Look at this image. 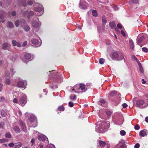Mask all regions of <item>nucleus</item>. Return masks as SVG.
<instances>
[{"label": "nucleus", "mask_w": 148, "mask_h": 148, "mask_svg": "<svg viewBox=\"0 0 148 148\" xmlns=\"http://www.w3.org/2000/svg\"><path fill=\"white\" fill-rule=\"evenodd\" d=\"M112 58L113 59H115L117 60H122L124 57L123 55L121 53H119L117 52H115L113 53Z\"/></svg>", "instance_id": "1"}, {"label": "nucleus", "mask_w": 148, "mask_h": 148, "mask_svg": "<svg viewBox=\"0 0 148 148\" xmlns=\"http://www.w3.org/2000/svg\"><path fill=\"white\" fill-rule=\"evenodd\" d=\"M36 6L35 8V11L38 13L37 14L38 16L41 15L42 13L43 12L44 10L43 8V7L42 6H41L40 7H38V3H36Z\"/></svg>", "instance_id": "2"}, {"label": "nucleus", "mask_w": 148, "mask_h": 148, "mask_svg": "<svg viewBox=\"0 0 148 148\" xmlns=\"http://www.w3.org/2000/svg\"><path fill=\"white\" fill-rule=\"evenodd\" d=\"M29 120L31 123H33L31 126L34 127L37 126L38 123L36 118L35 116H31L29 118Z\"/></svg>", "instance_id": "3"}, {"label": "nucleus", "mask_w": 148, "mask_h": 148, "mask_svg": "<svg viewBox=\"0 0 148 148\" xmlns=\"http://www.w3.org/2000/svg\"><path fill=\"white\" fill-rule=\"evenodd\" d=\"M33 29L36 32H37L39 30L40 25L37 22L33 21L32 23Z\"/></svg>", "instance_id": "4"}, {"label": "nucleus", "mask_w": 148, "mask_h": 148, "mask_svg": "<svg viewBox=\"0 0 148 148\" xmlns=\"http://www.w3.org/2000/svg\"><path fill=\"white\" fill-rule=\"evenodd\" d=\"M90 84L87 83L86 85L84 84H79V87L83 92L86 91L88 88H89Z\"/></svg>", "instance_id": "5"}, {"label": "nucleus", "mask_w": 148, "mask_h": 148, "mask_svg": "<svg viewBox=\"0 0 148 148\" xmlns=\"http://www.w3.org/2000/svg\"><path fill=\"white\" fill-rule=\"evenodd\" d=\"M27 98L25 95H23L20 99L19 102L22 106H23L27 103Z\"/></svg>", "instance_id": "6"}, {"label": "nucleus", "mask_w": 148, "mask_h": 148, "mask_svg": "<svg viewBox=\"0 0 148 148\" xmlns=\"http://www.w3.org/2000/svg\"><path fill=\"white\" fill-rule=\"evenodd\" d=\"M79 7L82 9H86L88 7L87 3L83 0H80L79 3Z\"/></svg>", "instance_id": "7"}, {"label": "nucleus", "mask_w": 148, "mask_h": 148, "mask_svg": "<svg viewBox=\"0 0 148 148\" xmlns=\"http://www.w3.org/2000/svg\"><path fill=\"white\" fill-rule=\"evenodd\" d=\"M27 85V83L25 81L20 80L17 82V86L19 88H25Z\"/></svg>", "instance_id": "8"}, {"label": "nucleus", "mask_w": 148, "mask_h": 148, "mask_svg": "<svg viewBox=\"0 0 148 148\" xmlns=\"http://www.w3.org/2000/svg\"><path fill=\"white\" fill-rule=\"evenodd\" d=\"M95 129L96 131L98 133H102L105 131L104 130L105 128H104L103 125L101 126L98 125H96Z\"/></svg>", "instance_id": "9"}, {"label": "nucleus", "mask_w": 148, "mask_h": 148, "mask_svg": "<svg viewBox=\"0 0 148 148\" xmlns=\"http://www.w3.org/2000/svg\"><path fill=\"white\" fill-rule=\"evenodd\" d=\"M31 41L36 47H39L41 45V42H39L37 39H33L31 40Z\"/></svg>", "instance_id": "10"}, {"label": "nucleus", "mask_w": 148, "mask_h": 148, "mask_svg": "<svg viewBox=\"0 0 148 148\" xmlns=\"http://www.w3.org/2000/svg\"><path fill=\"white\" fill-rule=\"evenodd\" d=\"M144 103L145 101L141 99L138 100L136 102L137 106L139 107L143 106Z\"/></svg>", "instance_id": "11"}, {"label": "nucleus", "mask_w": 148, "mask_h": 148, "mask_svg": "<svg viewBox=\"0 0 148 148\" xmlns=\"http://www.w3.org/2000/svg\"><path fill=\"white\" fill-rule=\"evenodd\" d=\"M38 140L42 141H45L46 140H48L47 137L45 135L39 136L38 137Z\"/></svg>", "instance_id": "12"}, {"label": "nucleus", "mask_w": 148, "mask_h": 148, "mask_svg": "<svg viewBox=\"0 0 148 148\" xmlns=\"http://www.w3.org/2000/svg\"><path fill=\"white\" fill-rule=\"evenodd\" d=\"M21 2L20 0H18L17 1L18 4L19 5H22L23 6L25 7L27 5V4L25 1V0H23Z\"/></svg>", "instance_id": "13"}, {"label": "nucleus", "mask_w": 148, "mask_h": 148, "mask_svg": "<svg viewBox=\"0 0 148 148\" xmlns=\"http://www.w3.org/2000/svg\"><path fill=\"white\" fill-rule=\"evenodd\" d=\"M110 27L112 29H116V26L115 24V22L114 21L110 22L109 23Z\"/></svg>", "instance_id": "14"}, {"label": "nucleus", "mask_w": 148, "mask_h": 148, "mask_svg": "<svg viewBox=\"0 0 148 148\" xmlns=\"http://www.w3.org/2000/svg\"><path fill=\"white\" fill-rule=\"evenodd\" d=\"M147 135L146 131L144 130L140 131L139 132V136L140 137H144Z\"/></svg>", "instance_id": "15"}, {"label": "nucleus", "mask_w": 148, "mask_h": 148, "mask_svg": "<svg viewBox=\"0 0 148 148\" xmlns=\"http://www.w3.org/2000/svg\"><path fill=\"white\" fill-rule=\"evenodd\" d=\"M12 45L14 46H17L18 47H21V45L19 42H17L16 40H13L12 41Z\"/></svg>", "instance_id": "16"}, {"label": "nucleus", "mask_w": 148, "mask_h": 148, "mask_svg": "<svg viewBox=\"0 0 148 148\" xmlns=\"http://www.w3.org/2000/svg\"><path fill=\"white\" fill-rule=\"evenodd\" d=\"M10 46V44L8 43H5L2 45V48L3 49L5 50L7 47Z\"/></svg>", "instance_id": "17"}, {"label": "nucleus", "mask_w": 148, "mask_h": 148, "mask_svg": "<svg viewBox=\"0 0 148 148\" xmlns=\"http://www.w3.org/2000/svg\"><path fill=\"white\" fill-rule=\"evenodd\" d=\"M118 147L120 146L119 148H126V145L125 144L121 142L119 143L117 145Z\"/></svg>", "instance_id": "18"}, {"label": "nucleus", "mask_w": 148, "mask_h": 148, "mask_svg": "<svg viewBox=\"0 0 148 148\" xmlns=\"http://www.w3.org/2000/svg\"><path fill=\"white\" fill-rule=\"evenodd\" d=\"M99 105L105 107V101L104 99H102L99 101L98 102Z\"/></svg>", "instance_id": "19"}, {"label": "nucleus", "mask_w": 148, "mask_h": 148, "mask_svg": "<svg viewBox=\"0 0 148 148\" xmlns=\"http://www.w3.org/2000/svg\"><path fill=\"white\" fill-rule=\"evenodd\" d=\"M14 130L17 133H19L21 132V130L19 127L17 126H16L14 127L13 128Z\"/></svg>", "instance_id": "20"}, {"label": "nucleus", "mask_w": 148, "mask_h": 148, "mask_svg": "<svg viewBox=\"0 0 148 148\" xmlns=\"http://www.w3.org/2000/svg\"><path fill=\"white\" fill-rule=\"evenodd\" d=\"M129 42L130 43V47L131 49H133L134 48V45L133 41L132 40H129Z\"/></svg>", "instance_id": "21"}, {"label": "nucleus", "mask_w": 148, "mask_h": 148, "mask_svg": "<svg viewBox=\"0 0 148 148\" xmlns=\"http://www.w3.org/2000/svg\"><path fill=\"white\" fill-rule=\"evenodd\" d=\"M98 142L99 145L102 147H104L106 145V143L104 141L99 140Z\"/></svg>", "instance_id": "22"}, {"label": "nucleus", "mask_w": 148, "mask_h": 148, "mask_svg": "<svg viewBox=\"0 0 148 148\" xmlns=\"http://www.w3.org/2000/svg\"><path fill=\"white\" fill-rule=\"evenodd\" d=\"M25 58L29 60L31 58V55L28 53H26L24 56Z\"/></svg>", "instance_id": "23"}, {"label": "nucleus", "mask_w": 148, "mask_h": 148, "mask_svg": "<svg viewBox=\"0 0 148 148\" xmlns=\"http://www.w3.org/2000/svg\"><path fill=\"white\" fill-rule=\"evenodd\" d=\"M14 147H18L19 148L21 147L22 146V144L20 142H18L15 143L14 144Z\"/></svg>", "instance_id": "24"}, {"label": "nucleus", "mask_w": 148, "mask_h": 148, "mask_svg": "<svg viewBox=\"0 0 148 148\" xmlns=\"http://www.w3.org/2000/svg\"><path fill=\"white\" fill-rule=\"evenodd\" d=\"M70 99L72 100H75L76 99V96L75 95H71L70 96Z\"/></svg>", "instance_id": "25"}, {"label": "nucleus", "mask_w": 148, "mask_h": 148, "mask_svg": "<svg viewBox=\"0 0 148 148\" xmlns=\"http://www.w3.org/2000/svg\"><path fill=\"white\" fill-rule=\"evenodd\" d=\"M8 27L10 28H12L13 27L14 25L12 22H8Z\"/></svg>", "instance_id": "26"}, {"label": "nucleus", "mask_w": 148, "mask_h": 148, "mask_svg": "<svg viewBox=\"0 0 148 148\" xmlns=\"http://www.w3.org/2000/svg\"><path fill=\"white\" fill-rule=\"evenodd\" d=\"M64 107L62 106H60L58 109V110L64 111Z\"/></svg>", "instance_id": "27"}, {"label": "nucleus", "mask_w": 148, "mask_h": 148, "mask_svg": "<svg viewBox=\"0 0 148 148\" xmlns=\"http://www.w3.org/2000/svg\"><path fill=\"white\" fill-rule=\"evenodd\" d=\"M34 14V12L32 11H30L28 13V14L27 16V18H29L32 16Z\"/></svg>", "instance_id": "28"}, {"label": "nucleus", "mask_w": 148, "mask_h": 148, "mask_svg": "<svg viewBox=\"0 0 148 148\" xmlns=\"http://www.w3.org/2000/svg\"><path fill=\"white\" fill-rule=\"evenodd\" d=\"M92 15L95 17L97 16L98 15L97 11L95 10H93L92 11Z\"/></svg>", "instance_id": "29"}, {"label": "nucleus", "mask_w": 148, "mask_h": 148, "mask_svg": "<svg viewBox=\"0 0 148 148\" xmlns=\"http://www.w3.org/2000/svg\"><path fill=\"white\" fill-rule=\"evenodd\" d=\"M5 76L7 78L10 77V73L8 71H6L5 73Z\"/></svg>", "instance_id": "30"}, {"label": "nucleus", "mask_w": 148, "mask_h": 148, "mask_svg": "<svg viewBox=\"0 0 148 148\" xmlns=\"http://www.w3.org/2000/svg\"><path fill=\"white\" fill-rule=\"evenodd\" d=\"M116 93V92L114 91L111 92L109 93L108 95L110 96H112L115 95Z\"/></svg>", "instance_id": "31"}, {"label": "nucleus", "mask_w": 148, "mask_h": 148, "mask_svg": "<svg viewBox=\"0 0 148 148\" xmlns=\"http://www.w3.org/2000/svg\"><path fill=\"white\" fill-rule=\"evenodd\" d=\"M120 134L122 136H124L126 134V132L124 130H122L120 132Z\"/></svg>", "instance_id": "32"}, {"label": "nucleus", "mask_w": 148, "mask_h": 148, "mask_svg": "<svg viewBox=\"0 0 148 148\" xmlns=\"http://www.w3.org/2000/svg\"><path fill=\"white\" fill-rule=\"evenodd\" d=\"M1 115L3 117H5L7 115L6 113L4 110H2L1 111Z\"/></svg>", "instance_id": "33"}, {"label": "nucleus", "mask_w": 148, "mask_h": 148, "mask_svg": "<svg viewBox=\"0 0 148 148\" xmlns=\"http://www.w3.org/2000/svg\"><path fill=\"white\" fill-rule=\"evenodd\" d=\"M105 62V60L102 58L100 59L99 60V63L101 64H103Z\"/></svg>", "instance_id": "34"}, {"label": "nucleus", "mask_w": 148, "mask_h": 148, "mask_svg": "<svg viewBox=\"0 0 148 148\" xmlns=\"http://www.w3.org/2000/svg\"><path fill=\"white\" fill-rule=\"evenodd\" d=\"M21 126L23 131L25 132H26L27 130L25 124L24 125H22Z\"/></svg>", "instance_id": "35"}, {"label": "nucleus", "mask_w": 148, "mask_h": 148, "mask_svg": "<svg viewBox=\"0 0 148 148\" xmlns=\"http://www.w3.org/2000/svg\"><path fill=\"white\" fill-rule=\"evenodd\" d=\"M24 29L26 32H28L29 30L30 27L29 26L26 25L24 26Z\"/></svg>", "instance_id": "36"}, {"label": "nucleus", "mask_w": 148, "mask_h": 148, "mask_svg": "<svg viewBox=\"0 0 148 148\" xmlns=\"http://www.w3.org/2000/svg\"><path fill=\"white\" fill-rule=\"evenodd\" d=\"M5 137L7 138H10L11 137V135L10 133H8L5 134Z\"/></svg>", "instance_id": "37"}, {"label": "nucleus", "mask_w": 148, "mask_h": 148, "mask_svg": "<svg viewBox=\"0 0 148 148\" xmlns=\"http://www.w3.org/2000/svg\"><path fill=\"white\" fill-rule=\"evenodd\" d=\"M5 82L6 84L8 85H9L10 84V77H8V78H6V80Z\"/></svg>", "instance_id": "38"}, {"label": "nucleus", "mask_w": 148, "mask_h": 148, "mask_svg": "<svg viewBox=\"0 0 148 148\" xmlns=\"http://www.w3.org/2000/svg\"><path fill=\"white\" fill-rule=\"evenodd\" d=\"M20 21L19 20H17L14 23V24L16 27H18V26L19 25Z\"/></svg>", "instance_id": "39"}, {"label": "nucleus", "mask_w": 148, "mask_h": 148, "mask_svg": "<svg viewBox=\"0 0 148 148\" xmlns=\"http://www.w3.org/2000/svg\"><path fill=\"white\" fill-rule=\"evenodd\" d=\"M140 127L139 125L138 124L134 126V128L136 130H139L140 129Z\"/></svg>", "instance_id": "40"}, {"label": "nucleus", "mask_w": 148, "mask_h": 148, "mask_svg": "<svg viewBox=\"0 0 148 148\" xmlns=\"http://www.w3.org/2000/svg\"><path fill=\"white\" fill-rule=\"evenodd\" d=\"M144 36H142L138 40V42L140 43L144 39Z\"/></svg>", "instance_id": "41"}, {"label": "nucleus", "mask_w": 148, "mask_h": 148, "mask_svg": "<svg viewBox=\"0 0 148 148\" xmlns=\"http://www.w3.org/2000/svg\"><path fill=\"white\" fill-rule=\"evenodd\" d=\"M142 50L143 51L147 53L148 52V49L146 47H143L142 49Z\"/></svg>", "instance_id": "42"}, {"label": "nucleus", "mask_w": 148, "mask_h": 148, "mask_svg": "<svg viewBox=\"0 0 148 148\" xmlns=\"http://www.w3.org/2000/svg\"><path fill=\"white\" fill-rule=\"evenodd\" d=\"M69 106L71 107H73L74 106V103L72 101H70L69 103Z\"/></svg>", "instance_id": "43"}, {"label": "nucleus", "mask_w": 148, "mask_h": 148, "mask_svg": "<svg viewBox=\"0 0 148 148\" xmlns=\"http://www.w3.org/2000/svg\"><path fill=\"white\" fill-rule=\"evenodd\" d=\"M7 141L6 139L4 138L0 139V143H4Z\"/></svg>", "instance_id": "44"}, {"label": "nucleus", "mask_w": 148, "mask_h": 148, "mask_svg": "<svg viewBox=\"0 0 148 148\" xmlns=\"http://www.w3.org/2000/svg\"><path fill=\"white\" fill-rule=\"evenodd\" d=\"M106 114L107 115L108 117V118H109L111 116V112L109 111H107L106 112Z\"/></svg>", "instance_id": "45"}, {"label": "nucleus", "mask_w": 148, "mask_h": 148, "mask_svg": "<svg viewBox=\"0 0 148 148\" xmlns=\"http://www.w3.org/2000/svg\"><path fill=\"white\" fill-rule=\"evenodd\" d=\"M8 146L10 147H14V144L12 143H10L8 144Z\"/></svg>", "instance_id": "46"}, {"label": "nucleus", "mask_w": 148, "mask_h": 148, "mask_svg": "<svg viewBox=\"0 0 148 148\" xmlns=\"http://www.w3.org/2000/svg\"><path fill=\"white\" fill-rule=\"evenodd\" d=\"M117 26L119 29H121L122 28V25L120 23H118L117 25Z\"/></svg>", "instance_id": "47"}, {"label": "nucleus", "mask_w": 148, "mask_h": 148, "mask_svg": "<svg viewBox=\"0 0 148 148\" xmlns=\"http://www.w3.org/2000/svg\"><path fill=\"white\" fill-rule=\"evenodd\" d=\"M51 87L52 88H58V86L57 85H51Z\"/></svg>", "instance_id": "48"}, {"label": "nucleus", "mask_w": 148, "mask_h": 148, "mask_svg": "<svg viewBox=\"0 0 148 148\" xmlns=\"http://www.w3.org/2000/svg\"><path fill=\"white\" fill-rule=\"evenodd\" d=\"M132 2L133 3H137L138 2V0H132Z\"/></svg>", "instance_id": "49"}, {"label": "nucleus", "mask_w": 148, "mask_h": 148, "mask_svg": "<svg viewBox=\"0 0 148 148\" xmlns=\"http://www.w3.org/2000/svg\"><path fill=\"white\" fill-rule=\"evenodd\" d=\"M113 8L114 10H118L119 9L118 7L117 6L115 5L114 6Z\"/></svg>", "instance_id": "50"}, {"label": "nucleus", "mask_w": 148, "mask_h": 148, "mask_svg": "<svg viewBox=\"0 0 148 148\" xmlns=\"http://www.w3.org/2000/svg\"><path fill=\"white\" fill-rule=\"evenodd\" d=\"M106 22H107V21H106V20L105 19V18L104 17H103V18H102L103 23L104 24H105L106 23Z\"/></svg>", "instance_id": "51"}, {"label": "nucleus", "mask_w": 148, "mask_h": 148, "mask_svg": "<svg viewBox=\"0 0 148 148\" xmlns=\"http://www.w3.org/2000/svg\"><path fill=\"white\" fill-rule=\"evenodd\" d=\"M140 146L139 144L138 143H137L134 146L135 148H139Z\"/></svg>", "instance_id": "52"}, {"label": "nucleus", "mask_w": 148, "mask_h": 148, "mask_svg": "<svg viewBox=\"0 0 148 148\" xmlns=\"http://www.w3.org/2000/svg\"><path fill=\"white\" fill-rule=\"evenodd\" d=\"M4 125V123L3 122L0 123V128H2L3 127Z\"/></svg>", "instance_id": "53"}, {"label": "nucleus", "mask_w": 148, "mask_h": 148, "mask_svg": "<svg viewBox=\"0 0 148 148\" xmlns=\"http://www.w3.org/2000/svg\"><path fill=\"white\" fill-rule=\"evenodd\" d=\"M122 107L123 108H126L127 106V105L126 103H123L122 105Z\"/></svg>", "instance_id": "54"}, {"label": "nucleus", "mask_w": 148, "mask_h": 148, "mask_svg": "<svg viewBox=\"0 0 148 148\" xmlns=\"http://www.w3.org/2000/svg\"><path fill=\"white\" fill-rule=\"evenodd\" d=\"M12 15L13 16H15L16 15V12L15 11H13L12 12Z\"/></svg>", "instance_id": "55"}, {"label": "nucleus", "mask_w": 148, "mask_h": 148, "mask_svg": "<svg viewBox=\"0 0 148 148\" xmlns=\"http://www.w3.org/2000/svg\"><path fill=\"white\" fill-rule=\"evenodd\" d=\"M27 3H28V4L29 5H32L33 4V2L32 1H28Z\"/></svg>", "instance_id": "56"}, {"label": "nucleus", "mask_w": 148, "mask_h": 148, "mask_svg": "<svg viewBox=\"0 0 148 148\" xmlns=\"http://www.w3.org/2000/svg\"><path fill=\"white\" fill-rule=\"evenodd\" d=\"M27 41H24V42L23 43L22 46L23 47H24L27 45Z\"/></svg>", "instance_id": "57"}, {"label": "nucleus", "mask_w": 148, "mask_h": 148, "mask_svg": "<svg viewBox=\"0 0 148 148\" xmlns=\"http://www.w3.org/2000/svg\"><path fill=\"white\" fill-rule=\"evenodd\" d=\"M121 34L124 36H125L126 35L125 34V32L123 30H121Z\"/></svg>", "instance_id": "58"}, {"label": "nucleus", "mask_w": 148, "mask_h": 148, "mask_svg": "<svg viewBox=\"0 0 148 148\" xmlns=\"http://www.w3.org/2000/svg\"><path fill=\"white\" fill-rule=\"evenodd\" d=\"M3 85L2 84H0V92H1L3 89Z\"/></svg>", "instance_id": "59"}, {"label": "nucleus", "mask_w": 148, "mask_h": 148, "mask_svg": "<svg viewBox=\"0 0 148 148\" xmlns=\"http://www.w3.org/2000/svg\"><path fill=\"white\" fill-rule=\"evenodd\" d=\"M19 122L21 126H22V125H25V124L23 123V121L21 120H20Z\"/></svg>", "instance_id": "60"}, {"label": "nucleus", "mask_w": 148, "mask_h": 148, "mask_svg": "<svg viewBox=\"0 0 148 148\" xmlns=\"http://www.w3.org/2000/svg\"><path fill=\"white\" fill-rule=\"evenodd\" d=\"M13 102L14 103H17L18 101L16 98H14L13 100Z\"/></svg>", "instance_id": "61"}, {"label": "nucleus", "mask_w": 148, "mask_h": 148, "mask_svg": "<svg viewBox=\"0 0 148 148\" xmlns=\"http://www.w3.org/2000/svg\"><path fill=\"white\" fill-rule=\"evenodd\" d=\"M47 148H56L54 145H52L51 147L50 146H48L47 147Z\"/></svg>", "instance_id": "62"}, {"label": "nucleus", "mask_w": 148, "mask_h": 148, "mask_svg": "<svg viewBox=\"0 0 148 148\" xmlns=\"http://www.w3.org/2000/svg\"><path fill=\"white\" fill-rule=\"evenodd\" d=\"M4 17V16L3 14H2L0 15V19L3 18Z\"/></svg>", "instance_id": "63"}, {"label": "nucleus", "mask_w": 148, "mask_h": 148, "mask_svg": "<svg viewBox=\"0 0 148 148\" xmlns=\"http://www.w3.org/2000/svg\"><path fill=\"white\" fill-rule=\"evenodd\" d=\"M145 121L147 123H148V116L146 117L145 118Z\"/></svg>", "instance_id": "64"}]
</instances>
